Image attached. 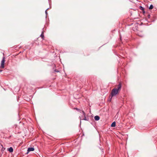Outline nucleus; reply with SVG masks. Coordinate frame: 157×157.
I'll use <instances>...</instances> for the list:
<instances>
[{
    "label": "nucleus",
    "instance_id": "5",
    "mask_svg": "<svg viewBox=\"0 0 157 157\" xmlns=\"http://www.w3.org/2000/svg\"><path fill=\"white\" fill-rule=\"evenodd\" d=\"M34 148L33 147H29L28 149V152H29L31 151H33L34 150Z\"/></svg>",
    "mask_w": 157,
    "mask_h": 157
},
{
    "label": "nucleus",
    "instance_id": "3",
    "mask_svg": "<svg viewBox=\"0 0 157 157\" xmlns=\"http://www.w3.org/2000/svg\"><path fill=\"white\" fill-rule=\"evenodd\" d=\"M122 87V84L121 83H119V84L117 86V88H116L117 90L118 91H119L121 89Z\"/></svg>",
    "mask_w": 157,
    "mask_h": 157
},
{
    "label": "nucleus",
    "instance_id": "17",
    "mask_svg": "<svg viewBox=\"0 0 157 157\" xmlns=\"http://www.w3.org/2000/svg\"><path fill=\"white\" fill-rule=\"evenodd\" d=\"M29 152H28V150H27V152L25 154L26 155L28 154Z\"/></svg>",
    "mask_w": 157,
    "mask_h": 157
},
{
    "label": "nucleus",
    "instance_id": "9",
    "mask_svg": "<svg viewBox=\"0 0 157 157\" xmlns=\"http://www.w3.org/2000/svg\"><path fill=\"white\" fill-rule=\"evenodd\" d=\"M116 126V122L115 121L113 122L111 124V127H114Z\"/></svg>",
    "mask_w": 157,
    "mask_h": 157
},
{
    "label": "nucleus",
    "instance_id": "7",
    "mask_svg": "<svg viewBox=\"0 0 157 157\" xmlns=\"http://www.w3.org/2000/svg\"><path fill=\"white\" fill-rule=\"evenodd\" d=\"M140 10H141L143 11V13H145V11H144V7H143L141 6H140Z\"/></svg>",
    "mask_w": 157,
    "mask_h": 157
},
{
    "label": "nucleus",
    "instance_id": "14",
    "mask_svg": "<svg viewBox=\"0 0 157 157\" xmlns=\"http://www.w3.org/2000/svg\"><path fill=\"white\" fill-rule=\"evenodd\" d=\"M84 117V118L83 119V120H85V121H88V119H87L86 118V116H85V117Z\"/></svg>",
    "mask_w": 157,
    "mask_h": 157
},
{
    "label": "nucleus",
    "instance_id": "18",
    "mask_svg": "<svg viewBox=\"0 0 157 157\" xmlns=\"http://www.w3.org/2000/svg\"><path fill=\"white\" fill-rule=\"evenodd\" d=\"M150 14H148V17L149 18H150Z\"/></svg>",
    "mask_w": 157,
    "mask_h": 157
},
{
    "label": "nucleus",
    "instance_id": "4",
    "mask_svg": "<svg viewBox=\"0 0 157 157\" xmlns=\"http://www.w3.org/2000/svg\"><path fill=\"white\" fill-rule=\"evenodd\" d=\"M122 87V84L121 83H119V84L117 86V88H116L117 90L118 91H119L121 89Z\"/></svg>",
    "mask_w": 157,
    "mask_h": 157
},
{
    "label": "nucleus",
    "instance_id": "1",
    "mask_svg": "<svg viewBox=\"0 0 157 157\" xmlns=\"http://www.w3.org/2000/svg\"><path fill=\"white\" fill-rule=\"evenodd\" d=\"M119 92L116 88H114L111 91V94L112 95V96H115L117 95L119 93Z\"/></svg>",
    "mask_w": 157,
    "mask_h": 157
},
{
    "label": "nucleus",
    "instance_id": "10",
    "mask_svg": "<svg viewBox=\"0 0 157 157\" xmlns=\"http://www.w3.org/2000/svg\"><path fill=\"white\" fill-rule=\"evenodd\" d=\"M113 96H112V95H110L109 96V98L108 99V101H110L111 100Z\"/></svg>",
    "mask_w": 157,
    "mask_h": 157
},
{
    "label": "nucleus",
    "instance_id": "12",
    "mask_svg": "<svg viewBox=\"0 0 157 157\" xmlns=\"http://www.w3.org/2000/svg\"><path fill=\"white\" fill-rule=\"evenodd\" d=\"M153 8V5H151L150 6L149 9L150 10H151V9H152Z\"/></svg>",
    "mask_w": 157,
    "mask_h": 157
},
{
    "label": "nucleus",
    "instance_id": "6",
    "mask_svg": "<svg viewBox=\"0 0 157 157\" xmlns=\"http://www.w3.org/2000/svg\"><path fill=\"white\" fill-rule=\"evenodd\" d=\"M94 119L96 121H98L100 119V117L98 116H96L94 117Z\"/></svg>",
    "mask_w": 157,
    "mask_h": 157
},
{
    "label": "nucleus",
    "instance_id": "19",
    "mask_svg": "<svg viewBox=\"0 0 157 157\" xmlns=\"http://www.w3.org/2000/svg\"><path fill=\"white\" fill-rule=\"evenodd\" d=\"M55 72H59V71H57V70H55Z\"/></svg>",
    "mask_w": 157,
    "mask_h": 157
},
{
    "label": "nucleus",
    "instance_id": "2",
    "mask_svg": "<svg viewBox=\"0 0 157 157\" xmlns=\"http://www.w3.org/2000/svg\"><path fill=\"white\" fill-rule=\"evenodd\" d=\"M5 62V57L3 56L2 59V60L1 61V66H0V67L1 68H4Z\"/></svg>",
    "mask_w": 157,
    "mask_h": 157
},
{
    "label": "nucleus",
    "instance_id": "8",
    "mask_svg": "<svg viewBox=\"0 0 157 157\" xmlns=\"http://www.w3.org/2000/svg\"><path fill=\"white\" fill-rule=\"evenodd\" d=\"M8 151L10 152H12L13 151V149L12 147L8 148Z\"/></svg>",
    "mask_w": 157,
    "mask_h": 157
},
{
    "label": "nucleus",
    "instance_id": "20",
    "mask_svg": "<svg viewBox=\"0 0 157 157\" xmlns=\"http://www.w3.org/2000/svg\"><path fill=\"white\" fill-rule=\"evenodd\" d=\"M75 109L76 110H78V111L79 110L77 108H75Z\"/></svg>",
    "mask_w": 157,
    "mask_h": 157
},
{
    "label": "nucleus",
    "instance_id": "11",
    "mask_svg": "<svg viewBox=\"0 0 157 157\" xmlns=\"http://www.w3.org/2000/svg\"><path fill=\"white\" fill-rule=\"evenodd\" d=\"M40 36L43 39H44V36L43 34V32H42L41 34L40 35Z\"/></svg>",
    "mask_w": 157,
    "mask_h": 157
},
{
    "label": "nucleus",
    "instance_id": "16",
    "mask_svg": "<svg viewBox=\"0 0 157 157\" xmlns=\"http://www.w3.org/2000/svg\"><path fill=\"white\" fill-rule=\"evenodd\" d=\"M100 149H101V151L103 152V149H102L101 148H100Z\"/></svg>",
    "mask_w": 157,
    "mask_h": 157
},
{
    "label": "nucleus",
    "instance_id": "15",
    "mask_svg": "<svg viewBox=\"0 0 157 157\" xmlns=\"http://www.w3.org/2000/svg\"><path fill=\"white\" fill-rule=\"evenodd\" d=\"M48 9H49V8H47V9L46 10H45V13H46V15H47V10H48Z\"/></svg>",
    "mask_w": 157,
    "mask_h": 157
},
{
    "label": "nucleus",
    "instance_id": "21",
    "mask_svg": "<svg viewBox=\"0 0 157 157\" xmlns=\"http://www.w3.org/2000/svg\"><path fill=\"white\" fill-rule=\"evenodd\" d=\"M2 70H0V72H2Z\"/></svg>",
    "mask_w": 157,
    "mask_h": 157
},
{
    "label": "nucleus",
    "instance_id": "13",
    "mask_svg": "<svg viewBox=\"0 0 157 157\" xmlns=\"http://www.w3.org/2000/svg\"><path fill=\"white\" fill-rule=\"evenodd\" d=\"M82 113L84 116L85 117V116H86V113L85 112L83 111H82Z\"/></svg>",
    "mask_w": 157,
    "mask_h": 157
}]
</instances>
